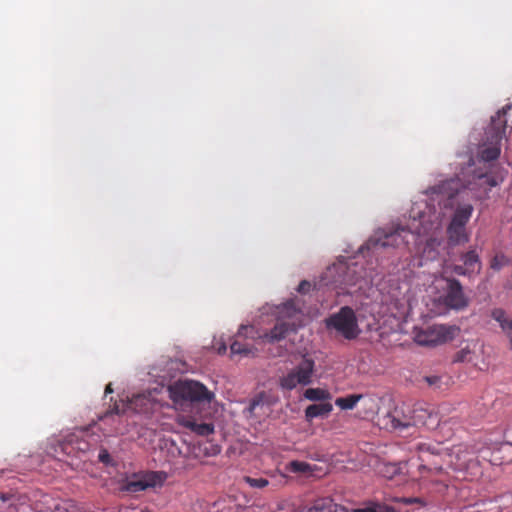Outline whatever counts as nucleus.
<instances>
[{
	"label": "nucleus",
	"mask_w": 512,
	"mask_h": 512,
	"mask_svg": "<svg viewBox=\"0 0 512 512\" xmlns=\"http://www.w3.org/2000/svg\"><path fill=\"white\" fill-rule=\"evenodd\" d=\"M325 323L328 329L335 330L347 340L357 338L361 332L356 314L349 306L341 307L338 312L330 315Z\"/></svg>",
	"instance_id": "obj_7"
},
{
	"label": "nucleus",
	"mask_w": 512,
	"mask_h": 512,
	"mask_svg": "<svg viewBox=\"0 0 512 512\" xmlns=\"http://www.w3.org/2000/svg\"><path fill=\"white\" fill-rule=\"evenodd\" d=\"M169 398L177 409L186 410L199 404H210L214 393L195 380H178L168 386Z\"/></svg>",
	"instance_id": "obj_3"
},
{
	"label": "nucleus",
	"mask_w": 512,
	"mask_h": 512,
	"mask_svg": "<svg viewBox=\"0 0 512 512\" xmlns=\"http://www.w3.org/2000/svg\"><path fill=\"white\" fill-rule=\"evenodd\" d=\"M362 398V394H351L346 397H339L335 400V405L341 408L342 410H352L360 399Z\"/></svg>",
	"instance_id": "obj_23"
},
{
	"label": "nucleus",
	"mask_w": 512,
	"mask_h": 512,
	"mask_svg": "<svg viewBox=\"0 0 512 512\" xmlns=\"http://www.w3.org/2000/svg\"><path fill=\"white\" fill-rule=\"evenodd\" d=\"M129 405L137 412L144 413L150 409L151 403L148 396L145 394H138L131 398Z\"/></svg>",
	"instance_id": "obj_22"
},
{
	"label": "nucleus",
	"mask_w": 512,
	"mask_h": 512,
	"mask_svg": "<svg viewBox=\"0 0 512 512\" xmlns=\"http://www.w3.org/2000/svg\"><path fill=\"white\" fill-rule=\"evenodd\" d=\"M512 109V104L503 106L495 116H492L491 123L487 128L486 141L478 151L479 162H491L498 159L501 153V142L506 135L507 113Z\"/></svg>",
	"instance_id": "obj_4"
},
{
	"label": "nucleus",
	"mask_w": 512,
	"mask_h": 512,
	"mask_svg": "<svg viewBox=\"0 0 512 512\" xmlns=\"http://www.w3.org/2000/svg\"><path fill=\"white\" fill-rule=\"evenodd\" d=\"M413 413V417H409L396 407L383 417L382 423L386 429L403 430L418 423L428 427H437L442 421L439 412L434 409L419 406L413 410Z\"/></svg>",
	"instance_id": "obj_5"
},
{
	"label": "nucleus",
	"mask_w": 512,
	"mask_h": 512,
	"mask_svg": "<svg viewBox=\"0 0 512 512\" xmlns=\"http://www.w3.org/2000/svg\"><path fill=\"white\" fill-rule=\"evenodd\" d=\"M477 346V340L460 335L458 327L450 326V348L454 350L452 355L453 363L470 362Z\"/></svg>",
	"instance_id": "obj_9"
},
{
	"label": "nucleus",
	"mask_w": 512,
	"mask_h": 512,
	"mask_svg": "<svg viewBox=\"0 0 512 512\" xmlns=\"http://www.w3.org/2000/svg\"><path fill=\"white\" fill-rule=\"evenodd\" d=\"M286 305H287V306H292V305H293V303H292V302H288Z\"/></svg>",
	"instance_id": "obj_44"
},
{
	"label": "nucleus",
	"mask_w": 512,
	"mask_h": 512,
	"mask_svg": "<svg viewBox=\"0 0 512 512\" xmlns=\"http://www.w3.org/2000/svg\"><path fill=\"white\" fill-rule=\"evenodd\" d=\"M119 414H120L119 408L117 405H115L113 410L106 412L103 418L108 419L110 417H113V415H119Z\"/></svg>",
	"instance_id": "obj_36"
},
{
	"label": "nucleus",
	"mask_w": 512,
	"mask_h": 512,
	"mask_svg": "<svg viewBox=\"0 0 512 512\" xmlns=\"http://www.w3.org/2000/svg\"><path fill=\"white\" fill-rule=\"evenodd\" d=\"M113 390H112V385L111 383H109L106 388H105V394H108V393H112Z\"/></svg>",
	"instance_id": "obj_39"
},
{
	"label": "nucleus",
	"mask_w": 512,
	"mask_h": 512,
	"mask_svg": "<svg viewBox=\"0 0 512 512\" xmlns=\"http://www.w3.org/2000/svg\"><path fill=\"white\" fill-rule=\"evenodd\" d=\"M363 277L362 267H359L357 262L339 259L326 269L315 287L318 289L326 287L337 290V294H341L345 293L348 287L356 285Z\"/></svg>",
	"instance_id": "obj_2"
},
{
	"label": "nucleus",
	"mask_w": 512,
	"mask_h": 512,
	"mask_svg": "<svg viewBox=\"0 0 512 512\" xmlns=\"http://www.w3.org/2000/svg\"><path fill=\"white\" fill-rule=\"evenodd\" d=\"M332 410L333 406L329 402L312 404L305 409V419L310 422L317 417H327Z\"/></svg>",
	"instance_id": "obj_17"
},
{
	"label": "nucleus",
	"mask_w": 512,
	"mask_h": 512,
	"mask_svg": "<svg viewBox=\"0 0 512 512\" xmlns=\"http://www.w3.org/2000/svg\"><path fill=\"white\" fill-rule=\"evenodd\" d=\"M424 380L429 386H437L440 383L441 378L439 376L433 375L426 376Z\"/></svg>",
	"instance_id": "obj_34"
},
{
	"label": "nucleus",
	"mask_w": 512,
	"mask_h": 512,
	"mask_svg": "<svg viewBox=\"0 0 512 512\" xmlns=\"http://www.w3.org/2000/svg\"><path fill=\"white\" fill-rule=\"evenodd\" d=\"M304 397L310 401H325L331 399V394L322 388H308L304 392Z\"/></svg>",
	"instance_id": "obj_25"
},
{
	"label": "nucleus",
	"mask_w": 512,
	"mask_h": 512,
	"mask_svg": "<svg viewBox=\"0 0 512 512\" xmlns=\"http://www.w3.org/2000/svg\"><path fill=\"white\" fill-rule=\"evenodd\" d=\"M225 351H226L225 345L219 349V353H224Z\"/></svg>",
	"instance_id": "obj_42"
},
{
	"label": "nucleus",
	"mask_w": 512,
	"mask_h": 512,
	"mask_svg": "<svg viewBox=\"0 0 512 512\" xmlns=\"http://www.w3.org/2000/svg\"><path fill=\"white\" fill-rule=\"evenodd\" d=\"M99 460L102 463H108L110 460V455L106 450H103L99 453Z\"/></svg>",
	"instance_id": "obj_35"
},
{
	"label": "nucleus",
	"mask_w": 512,
	"mask_h": 512,
	"mask_svg": "<svg viewBox=\"0 0 512 512\" xmlns=\"http://www.w3.org/2000/svg\"><path fill=\"white\" fill-rule=\"evenodd\" d=\"M511 450H512V445L511 444H504V445H502L500 448H498L493 453V458L490 459V462L492 464H494V465H502V464H504V462H505L504 455L509 453Z\"/></svg>",
	"instance_id": "obj_26"
},
{
	"label": "nucleus",
	"mask_w": 512,
	"mask_h": 512,
	"mask_svg": "<svg viewBox=\"0 0 512 512\" xmlns=\"http://www.w3.org/2000/svg\"><path fill=\"white\" fill-rule=\"evenodd\" d=\"M360 402L362 403L364 417L373 416L379 410L378 399L374 395L362 394Z\"/></svg>",
	"instance_id": "obj_21"
},
{
	"label": "nucleus",
	"mask_w": 512,
	"mask_h": 512,
	"mask_svg": "<svg viewBox=\"0 0 512 512\" xmlns=\"http://www.w3.org/2000/svg\"><path fill=\"white\" fill-rule=\"evenodd\" d=\"M140 512H150L148 509H142Z\"/></svg>",
	"instance_id": "obj_43"
},
{
	"label": "nucleus",
	"mask_w": 512,
	"mask_h": 512,
	"mask_svg": "<svg viewBox=\"0 0 512 512\" xmlns=\"http://www.w3.org/2000/svg\"><path fill=\"white\" fill-rule=\"evenodd\" d=\"M480 474L479 463L473 457L472 451L461 445L450 449V478L472 480Z\"/></svg>",
	"instance_id": "obj_6"
},
{
	"label": "nucleus",
	"mask_w": 512,
	"mask_h": 512,
	"mask_svg": "<svg viewBox=\"0 0 512 512\" xmlns=\"http://www.w3.org/2000/svg\"><path fill=\"white\" fill-rule=\"evenodd\" d=\"M311 286H312V285H311V283H310L309 281H307V280H303V281H301V282L299 283L298 288H297V291H298L299 293L305 294V293H307V292H309V291H310Z\"/></svg>",
	"instance_id": "obj_33"
},
{
	"label": "nucleus",
	"mask_w": 512,
	"mask_h": 512,
	"mask_svg": "<svg viewBox=\"0 0 512 512\" xmlns=\"http://www.w3.org/2000/svg\"><path fill=\"white\" fill-rule=\"evenodd\" d=\"M460 261L463 264H453L450 265V270H452L457 275H470L474 272L475 266L478 267L477 272L480 271V262L479 256L474 250H470L466 253L460 255Z\"/></svg>",
	"instance_id": "obj_14"
},
{
	"label": "nucleus",
	"mask_w": 512,
	"mask_h": 512,
	"mask_svg": "<svg viewBox=\"0 0 512 512\" xmlns=\"http://www.w3.org/2000/svg\"><path fill=\"white\" fill-rule=\"evenodd\" d=\"M177 423L199 436H208L214 433V425L212 423H198L195 419L188 416H178Z\"/></svg>",
	"instance_id": "obj_16"
},
{
	"label": "nucleus",
	"mask_w": 512,
	"mask_h": 512,
	"mask_svg": "<svg viewBox=\"0 0 512 512\" xmlns=\"http://www.w3.org/2000/svg\"><path fill=\"white\" fill-rule=\"evenodd\" d=\"M468 241V234L464 226H450V246Z\"/></svg>",
	"instance_id": "obj_24"
},
{
	"label": "nucleus",
	"mask_w": 512,
	"mask_h": 512,
	"mask_svg": "<svg viewBox=\"0 0 512 512\" xmlns=\"http://www.w3.org/2000/svg\"><path fill=\"white\" fill-rule=\"evenodd\" d=\"M253 347L249 346L245 343H242L238 340H235L230 345V350L232 354H240V355H249L253 353Z\"/></svg>",
	"instance_id": "obj_27"
},
{
	"label": "nucleus",
	"mask_w": 512,
	"mask_h": 512,
	"mask_svg": "<svg viewBox=\"0 0 512 512\" xmlns=\"http://www.w3.org/2000/svg\"><path fill=\"white\" fill-rule=\"evenodd\" d=\"M12 498H13V496L10 494H5V493L0 494V500L2 501L3 504L9 503V505H11Z\"/></svg>",
	"instance_id": "obj_37"
},
{
	"label": "nucleus",
	"mask_w": 512,
	"mask_h": 512,
	"mask_svg": "<svg viewBox=\"0 0 512 512\" xmlns=\"http://www.w3.org/2000/svg\"><path fill=\"white\" fill-rule=\"evenodd\" d=\"M473 212V206L470 203L459 204L455 210L450 224H466Z\"/></svg>",
	"instance_id": "obj_20"
},
{
	"label": "nucleus",
	"mask_w": 512,
	"mask_h": 512,
	"mask_svg": "<svg viewBox=\"0 0 512 512\" xmlns=\"http://www.w3.org/2000/svg\"><path fill=\"white\" fill-rule=\"evenodd\" d=\"M314 372V360L304 356L286 375L280 377L279 386L287 391L293 390L298 385L308 386L313 381Z\"/></svg>",
	"instance_id": "obj_8"
},
{
	"label": "nucleus",
	"mask_w": 512,
	"mask_h": 512,
	"mask_svg": "<svg viewBox=\"0 0 512 512\" xmlns=\"http://www.w3.org/2000/svg\"><path fill=\"white\" fill-rule=\"evenodd\" d=\"M307 512H334L332 509V505L329 501L319 500L316 501L312 507L309 508Z\"/></svg>",
	"instance_id": "obj_29"
},
{
	"label": "nucleus",
	"mask_w": 512,
	"mask_h": 512,
	"mask_svg": "<svg viewBox=\"0 0 512 512\" xmlns=\"http://www.w3.org/2000/svg\"><path fill=\"white\" fill-rule=\"evenodd\" d=\"M289 466L290 470L294 473H307L310 471V465L302 461H292Z\"/></svg>",
	"instance_id": "obj_30"
},
{
	"label": "nucleus",
	"mask_w": 512,
	"mask_h": 512,
	"mask_svg": "<svg viewBox=\"0 0 512 512\" xmlns=\"http://www.w3.org/2000/svg\"><path fill=\"white\" fill-rule=\"evenodd\" d=\"M221 451L220 447L218 445H212L211 446V451L210 452H206L205 454L208 455V456H214V455H217L219 454Z\"/></svg>",
	"instance_id": "obj_38"
},
{
	"label": "nucleus",
	"mask_w": 512,
	"mask_h": 512,
	"mask_svg": "<svg viewBox=\"0 0 512 512\" xmlns=\"http://www.w3.org/2000/svg\"><path fill=\"white\" fill-rule=\"evenodd\" d=\"M448 328L444 325H433L415 332L414 340L422 346H435L446 341Z\"/></svg>",
	"instance_id": "obj_12"
},
{
	"label": "nucleus",
	"mask_w": 512,
	"mask_h": 512,
	"mask_svg": "<svg viewBox=\"0 0 512 512\" xmlns=\"http://www.w3.org/2000/svg\"><path fill=\"white\" fill-rule=\"evenodd\" d=\"M243 481L252 488L262 489L269 484V481L265 478H253L251 476H244Z\"/></svg>",
	"instance_id": "obj_28"
},
{
	"label": "nucleus",
	"mask_w": 512,
	"mask_h": 512,
	"mask_svg": "<svg viewBox=\"0 0 512 512\" xmlns=\"http://www.w3.org/2000/svg\"><path fill=\"white\" fill-rule=\"evenodd\" d=\"M491 316L499 323L503 333L508 338L510 348L512 349V319L508 318L505 311L502 309H494Z\"/></svg>",
	"instance_id": "obj_18"
},
{
	"label": "nucleus",
	"mask_w": 512,
	"mask_h": 512,
	"mask_svg": "<svg viewBox=\"0 0 512 512\" xmlns=\"http://www.w3.org/2000/svg\"><path fill=\"white\" fill-rule=\"evenodd\" d=\"M167 479L163 471H149L142 475H135L128 479L123 485V490L130 493H137L150 487L161 486Z\"/></svg>",
	"instance_id": "obj_11"
},
{
	"label": "nucleus",
	"mask_w": 512,
	"mask_h": 512,
	"mask_svg": "<svg viewBox=\"0 0 512 512\" xmlns=\"http://www.w3.org/2000/svg\"><path fill=\"white\" fill-rule=\"evenodd\" d=\"M441 298H442L444 304L448 305V295H443V296H441Z\"/></svg>",
	"instance_id": "obj_41"
},
{
	"label": "nucleus",
	"mask_w": 512,
	"mask_h": 512,
	"mask_svg": "<svg viewBox=\"0 0 512 512\" xmlns=\"http://www.w3.org/2000/svg\"><path fill=\"white\" fill-rule=\"evenodd\" d=\"M252 329L251 326H241L239 329V334H243L244 330Z\"/></svg>",
	"instance_id": "obj_40"
},
{
	"label": "nucleus",
	"mask_w": 512,
	"mask_h": 512,
	"mask_svg": "<svg viewBox=\"0 0 512 512\" xmlns=\"http://www.w3.org/2000/svg\"><path fill=\"white\" fill-rule=\"evenodd\" d=\"M396 501L405 505L419 504L420 506H424V501L419 497H401L396 498Z\"/></svg>",
	"instance_id": "obj_32"
},
{
	"label": "nucleus",
	"mask_w": 512,
	"mask_h": 512,
	"mask_svg": "<svg viewBox=\"0 0 512 512\" xmlns=\"http://www.w3.org/2000/svg\"><path fill=\"white\" fill-rule=\"evenodd\" d=\"M469 303L470 298L465 294L460 282L450 278V310H463Z\"/></svg>",
	"instance_id": "obj_15"
},
{
	"label": "nucleus",
	"mask_w": 512,
	"mask_h": 512,
	"mask_svg": "<svg viewBox=\"0 0 512 512\" xmlns=\"http://www.w3.org/2000/svg\"><path fill=\"white\" fill-rule=\"evenodd\" d=\"M498 185L497 178L486 168L476 167L472 157L468 165L450 178V208L454 206V193L458 194L460 188L469 191L474 198H485L493 187Z\"/></svg>",
	"instance_id": "obj_1"
},
{
	"label": "nucleus",
	"mask_w": 512,
	"mask_h": 512,
	"mask_svg": "<svg viewBox=\"0 0 512 512\" xmlns=\"http://www.w3.org/2000/svg\"><path fill=\"white\" fill-rule=\"evenodd\" d=\"M292 326L286 322L277 323L269 332L265 333L262 338L273 343L284 339Z\"/></svg>",
	"instance_id": "obj_19"
},
{
	"label": "nucleus",
	"mask_w": 512,
	"mask_h": 512,
	"mask_svg": "<svg viewBox=\"0 0 512 512\" xmlns=\"http://www.w3.org/2000/svg\"><path fill=\"white\" fill-rule=\"evenodd\" d=\"M276 401V397L272 394L266 391H261L250 400L247 410L251 415L260 416L266 414L265 409L269 410Z\"/></svg>",
	"instance_id": "obj_13"
},
{
	"label": "nucleus",
	"mask_w": 512,
	"mask_h": 512,
	"mask_svg": "<svg viewBox=\"0 0 512 512\" xmlns=\"http://www.w3.org/2000/svg\"><path fill=\"white\" fill-rule=\"evenodd\" d=\"M408 226H391V229L386 231L379 229L376 234L371 237L366 243V248L373 252L386 247H398L404 243L402 233L406 231Z\"/></svg>",
	"instance_id": "obj_10"
},
{
	"label": "nucleus",
	"mask_w": 512,
	"mask_h": 512,
	"mask_svg": "<svg viewBox=\"0 0 512 512\" xmlns=\"http://www.w3.org/2000/svg\"><path fill=\"white\" fill-rule=\"evenodd\" d=\"M509 263V259L504 255H496L492 261L490 267L493 270H500L503 266L507 265Z\"/></svg>",
	"instance_id": "obj_31"
}]
</instances>
